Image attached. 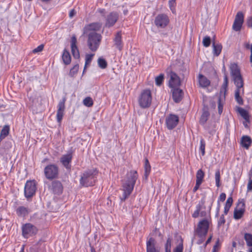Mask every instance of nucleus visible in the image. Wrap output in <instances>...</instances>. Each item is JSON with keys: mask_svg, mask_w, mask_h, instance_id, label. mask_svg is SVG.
Returning a JSON list of instances; mask_svg holds the SVG:
<instances>
[{"mask_svg": "<svg viewBox=\"0 0 252 252\" xmlns=\"http://www.w3.org/2000/svg\"><path fill=\"white\" fill-rule=\"evenodd\" d=\"M244 21V15L242 11L237 13L232 25V29L235 32L240 31Z\"/></svg>", "mask_w": 252, "mask_h": 252, "instance_id": "9d476101", "label": "nucleus"}, {"mask_svg": "<svg viewBox=\"0 0 252 252\" xmlns=\"http://www.w3.org/2000/svg\"><path fill=\"white\" fill-rule=\"evenodd\" d=\"M88 35L87 45L91 51L95 52L99 48L102 40V35L96 32L86 33Z\"/></svg>", "mask_w": 252, "mask_h": 252, "instance_id": "20e7f679", "label": "nucleus"}, {"mask_svg": "<svg viewBox=\"0 0 252 252\" xmlns=\"http://www.w3.org/2000/svg\"><path fill=\"white\" fill-rule=\"evenodd\" d=\"M172 239V237L169 235L164 244L165 252H171Z\"/></svg>", "mask_w": 252, "mask_h": 252, "instance_id": "c9c22d12", "label": "nucleus"}, {"mask_svg": "<svg viewBox=\"0 0 252 252\" xmlns=\"http://www.w3.org/2000/svg\"><path fill=\"white\" fill-rule=\"evenodd\" d=\"M65 100V98H63L62 100L60 101L57 106L58 110L57 112L56 118L57 122L59 123H61L64 115Z\"/></svg>", "mask_w": 252, "mask_h": 252, "instance_id": "f3484780", "label": "nucleus"}, {"mask_svg": "<svg viewBox=\"0 0 252 252\" xmlns=\"http://www.w3.org/2000/svg\"><path fill=\"white\" fill-rule=\"evenodd\" d=\"M126 180L122 185L123 193L121 200L125 201L132 193L136 181L138 178V174L136 170H130L126 174Z\"/></svg>", "mask_w": 252, "mask_h": 252, "instance_id": "f03ea898", "label": "nucleus"}, {"mask_svg": "<svg viewBox=\"0 0 252 252\" xmlns=\"http://www.w3.org/2000/svg\"><path fill=\"white\" fill-rule=\"evenodd\" d=\"M244 239L246 241L248 247L252 246V234L246 233L244 235Z\"/></svg>", "mask_w": 252, "mask_h": 252, "instance_id": "e433bc0d", "label": "nucleus"}, {"mask_svg": "<svg viewBox=\"0 0 252 252\" xmlns=\"http://www.w3.org/2000/svg\"><path fill=\"white\" fill-rule=\"evenodd\" d=\"M79 66L78 63L75 64L70 70L69 75L71 77H74L78 72Z\"/></svg>", "mask_w": 252, "mask_h": 252, "instance_id": "79ce46f5", "label": "nucleus"}, {"mask_svg": "<svg viewBox=\"0 0 252 252\" xmlns=\"http://www.w3.org/2000/svg\"><path fill=\"white\" fill-rule=\"evenodd\" d=\"M44 174L48 180H52L56 179L59 175V168L56 164H49L45 167Z\"/></svg>", "mask_w": 252, "mask_h": 252, "instance_id": "423d86ee", "label": "nucleus"}, {"mask_svg": "<svg viewBox=\"0 0 252 252\" xmlns=\"http://www.w3.org/2000/svg\"><path fill=\"white\" fill-rule=\"evenodd\" d=\"M97 11L100 14L104 15L105 12V9L103 8H99L97 9Z\"/></svg>", "mask_w": 252, "mask_h": 252, "instance_id": "e2e57ef3", "label": "nucleus"}, {"mask_svg": "<svg viewBox=\"0 0 252 252\" xmlns=\"http://www.w3.org/2000/svg\"><path fill=\"white\" fill-rule=\"evenodd\" d=\"M203 44L204 47H209L211 44V38L208 36L204 37L203 39Z\"/></svg>", "mask_w": 252, "mask_h": 252, "instance_id": "09e8293b", "label": "nucleus"}, {"mask_svg": "<svg viewBox=\"0 0 252 252\" xmlns=\"http://www.w3.org/2000/svg\"><path fill=\"white\" fill-rule=\"evenodd\" d=\"M94 54H87L85 57V66L90 64L93 60V58Z\"/></svg>", "mask_w": 252, "mask_h": 252, "instance_id": "de8ad7c7", "label": "nucleus"}, {"mask_svg": "<svg viewBox=\"0 0 252 252\" xmlns=\"http://www.w3.org/2000/svg\"><path fill=\"white\" fill-rule=\"evenodd\" d=\"M249 247H250V248L248 250V252H252V246Z\"/></svg>", "mask_w": 252, "mask_h": 252, "instance_id": "774afa93", "label": "nucleus"}, {"mask_svg": "<svg viewBox=\"0 0 252 252\" xmlns=\"http://www.w3.org/2000/svg\"><path fill=\"white\" fill-rule=\"evenodd\" d=\"M44 48V45L43 44H41L37 46L36 48L34 49L32 51L33 53H36L42 51L43 50Z\"/></svg>", "mask_w": 252, "mask_h": 252, "instance_id": "5fc2aeb1", "label": "nucleus"}, {"mask_svg": "<svg viewBox=\"0 0 252 252\" xmlns=\"http://www.w3.org/2000/svg\"><path fill=\"white\" fill-rule=\"evenodd\" d=\"M36 190V184L35 180L27 181L24 188V194L25 197L29 199L32 197Z\"/></svg>", "mask_w": 252, "mask_h": 252, "instance_id": "1a4fd4ad", "label": "nucleus"}, {"mask_svg": "<svg viewBox=\"0 0 252 252\" xmlns=\"http://www.w3.org/2000/svg\"><path fill=\"white\" fill-rule=\"evenodd\" d=\"M205 202V198L204 197L202 198L196 205L195 210L192 214V217L193 218H197L199 216L205 218L198 221L196 227L194 230L195 235L199 238V240L197 242L198 245H200L204 242L209 231L210 226L212 223V219L210 216V211L212 209L213 201L208 207V217H207V213L204 210L206 209Z\"/></svg>", "mask_w": 252, "mask_h": 252, "instance_id": "f257e3e1", "label": "nucleus"}, {"mask_svg": "<svg viewBox=\"0 0 252 252\" xmlns=\"http://www.w3.org/2000/svg\"><path fill=\"white\" fill-rule=\"evenodd\" d=\"M169 7L172 13L174 14H176V0H169L168 1Z\"/></svg>", "mask_w": 252, "mask_h": 252, "instance_id": "58836bf2", "label": "nucleus"}, {"mask_svg": "<svg viewBox=\"0 0 252 252\" xmlns=\"http://www.w3.org/2000/svg\"><path fill=\"white\" fill-rule=\"evenodd\" d=\"M251 190H252V180H250L247 185V191Z\"/></svg>", "mask_w": 252, "mask_h": 252, "instance_id": "bf43d9fd", "label": "nucleus"}, {"mask_svg": "<svg viewBox=\"0 0 252 252\" xmlns=\"http://www.w3.org/2000/svg\"><path fill=\"white\" fill-rule=\"evenodd\" d=\"M210 116V113L208 110H203V112L200 117V120H199V123L200 124L203 125H204L207 120H208V118Z\"/></svg>", "mask_w": 252, "mask_h": 252, "instance_id": "c85d7f7f", "label": "nucleus"}, {"mask_svg": "<svg viewBox=\"0 0 252 252\" xmlns=\"http://www.w3.org/2000/svg\"><path fill=\"white\" fill-rule=\"evenodd\" d=\"M245 211V204L244 201L239 200L237 206L234 210V219L239 220L244 216Z\"/></svg>", "mask_w": 252, "mask_h": 252, "instance_id": "9b49d317", "label": "nucleus"}, {"mask_svg": "<svg viewBox=\"0 0 252 252\" xmlns=\"http://www.w3.org/2000/svg\"><path fill=\"white\" fill-rule=\"evenodd\" d=\"M252 143L251 138L248 135H244L242 137L241 140V146L246 149H249Z\"/></svg>", "mask_w": 252, "mask_h": 252, "instance_id": "5701e85b", "label": "nucleus"}, {"mask_svg": "<svg viewBox=\"0 0 252 252\" xmlns=\"http://www.w3.org/2000/svg\"><path fill=\"white\" fill-rule=\"evenodd\" d=\"M238 112L239 113L240 115L244 118V119H245V121H246L248 123L250 122V117L249 113L247 110L243 108H239L238 109Z\"/></svg>", "mask_w": 252, "mask_h": 252, "instance_id": "f704fd0d", "label": "nucleus"}, {"mask_svg": "<svg viewBox=\"0 0 252 252\" xmlns=\"http://www.w3.org/2000/svg\"><path fill=\"white\" fill-rule=\"evenodd\" d=\"M83 102L85 106L88 107H92L94 104L93 100L90 96H88L85 98L83 100Z\"/></svg>", "mask_w": 252, "mask_h": 252, "instance_id": "ea45409f", "label": "nucleus"}, {"mask_svg": "<svg viewBox=\"0 0 252 252\" xmlns=\"http://www.w3.org/2000/svg\"><path fill=\"white\" fill-rule=\"evenodd\" d=\"M233 204V198L232 197H229L226 202H225V206H224V215H226L229 211V209L231 207V206H232Z\"/></svg>", "mask_w": 252, "mask_h": 252, "instance_id": "7c9ffc66", "label": "nucleus"}, {"mask_svg": "<svg viewBox=\"0 0 252 252\" xmlns=\"http://www.w3.org/2000/svg\"><path fill=\"white\" fill-rule=\"evenodd\" d=\"M98 66L102 69H105L107 66V63L106 60L103 58H99L98 59Z\"/></svg>", "mask_w": 252, "mask_h": 252, "instance_id": "a18cd8bd", "label": "nucleus"}, {"mask_svg": "<svg viewBox=\"0 0 252 252\" xmlns=\"http://www.w3.org/2000/svg\"><path fill=\"white\" fill-rule=\"evenodd\" d=\"M172 98L174 102L178 103L183 97V92L178 88H172Z\"/></svg>", "mask_w": 252, "mask_h": 252, "instance_id": "aec40b11", "label": "nucleus"}, {"mask_svg": "<svg viewBox=\"0 0 252 252\" xmlns=\"http://www.w3.org/2000/svg\"><path fill=\"white\" fill-rule=\"evenodd\" d=\"M213 237V234H210L209 237L208 238L207 241H206L205 243L204 244V247H206V246L211 242Z\"/></svg>", "mask_w": 252, "mask_h": 252, "instance_id": "13d9d810", "label": "nucleus"}, {"mask_svg": "<svg viewBox=\"0 0 252 252\" xmlns=\"http://www.w3.org/2000/svg\"><path fill=\"white\" fill-rule=\"evenodd\" d=\"M250 62L252 63V51H251Z\"/></svg>", "mask_w": 252, "mask_h": 252, "instance_id": "338daca9", "label": "nucleus"}, {"mask_svg": "<svg viewBox=\"0 0 252 252\" xmlns=\"http://www.w3.org/2000/svg\"><path fill=\"white\" fill-rule=\"evenodd\" d=\"M16 212L18 216L20 217H25L29 214V209L24 206H20L16 210Z\"/></svg>", "mask_w": 252, "mask_h": 252, "instance_id": "a878e982", "label": "nucleus"}, {"mask_svg": "<svg viewBox=\"0 0 252 252\" xmlns=\"http://www.w3.org/2000/svg\"><path fill=\"white\" fill-rule=\"evenodd\" d=\"M73 158L72 152H68L66 154L63 155L60 158V162L63 167L67 170H70L71 168V162Z\"/></svg>", "mask_w": 252, "mask_h": 252, "instance_id": "ddd939ff", "label": "nucleus"}, {"mask_svg": "<svg viewBox=\"0 0 252 252\" xmlns=\"http://www.w3.org/2000/svg\"><path fill=\"white\" fill-rule=\"evenodd\" d=\"M38 231L37 227L31 223H26L22 226V234L26 239L35 236Z\"/></svg>", "mask_w": 252, "mask_h": 252, "instance_id": "0eeeda50", "label": "nucleus"}, {"mask_svg": "<svg viewBox=\"0 0 252 252\" xmlns=\"http://www.w3.org/2000/svg\"><path fill=\"white\" fill-rule=\"evenodd\" d=\"M220 209V203L218 204V206L217 208V215H218L219 214V211Z\"/></svg>", "mask_w": 252, "mask_h": 252, "instance_id": "0e129e2a", "label": "nucleus"}, {"mask_svg": "<svg viewBox=\"0 0 252 252\" xmlns=\"http://www.w3.org/2000/svg\"><path fill=\"white\" fill-rule=\"evenodd\" d=\"M205 173L202 169L197 171L196 174V182L202 184L204 181Z\"/></svg>", "mask_w": 252, "mask_h": 252, "instance_id": "c756f323", "label": "nucleus"}, {"mask_svg": "<svg viewBox=\"0 0 252 252\" xmlns=\"http://www.w3.org/2000/svg\"><path fill=\"white\" fill-rule=\"evenodd\" d=\"M205 141L204 139H201L200 141L199 151L201 152L202 156H204L205 154Z\"/></svg>", "mask_w": 252, "mask_h": 252, "instance_id": "49530a36", "label": "nucleus"}, {"mask_svg": "<svg viewBox=\"0 0 252 252\" xmlns=\"http://www.w3.org/2000/svg\"><path fill=\"white\" fill-rule=\"evenodd\" d=\"M199 86L202 88L208 87L211 84L210 81L204 75L199 74L198 76Z\"/></svg>", "mask_w": 252, "mask_h": 252, "instance_id": "4be33fe9", "label": "nucleus"}, {"mask_svg": "<svg viewBox=\"0 0 252 252\" xmlns=\"http://www.w3.org/2000/svg\"><path fill=\"white\" fill-rule=\"evenodd\" d=\"M169 23V18L168 16L165 13L158 14L154 20V24L158 28L164 29Z\"/></svg>", "mask_w": 252, "mask_h": 252, "instance_id": "6e6552de", "label": "nucleus"}, {"mask_svg": "<svg viewBox=\"0 0 252 252\" xmlns=\"http://www.w3.org/2000/svg\"><path fill=\"white\" fill-rule=\"evenodd\" d=\"M75 13H76V12H75V10L72 9L69 12V16L70 18H72L75 15Z\"/></svg>", "mask_w": 252, "mask_h": 252, "instance_id": "680f3d73", "label": "nucleus"}, {"mask_svg": "<svg viewBox=\"0 0 252 252\" xmlns=\"http://www.w3.org/2000/svg\"><path fill=\"white\" fill-rule=\"evenodd\" d=\"M201 184H202L196 182L195 185L192 189V191L194 193H195L199 189V188Z\"/></svg>", "mask_w": 252, "mask_h": 252, "instance_id": "052dcab7", "label": "nucleus"}, {"mask_svg": "<svg viewBox=\"0 0 252 252\" xmlns=\"http://www.w3.org/2000/svg\"><path fill=\"white\" fill-rule=\"evenodd\" d=\"M248 27L252 28V16L249 18L247 21Z\"/></svg>", "mask_w": 252, "mask_h": 252, "instance_id": "4d7b16f0", "label": "nucleus"}, {"mask_svg": "<svg viewBox=\"0 0 252 252\" xmlns=\"http://www.w3.org/2000/svg\"><path fill=\"white\" fill-rule=\"evenodd\" d=\"M164 79V75L163 74H160L158 76H157L155 78L156 85L157 86H160L163 82Z\"/></svg>", "mask_w": 252, "mask_h": 252, "instance_id": "4c0bfd02", "label": "nucleus"}, {"mask_svg": "<svg viewBox=\"0 0 252 252\" xmlns=\"http://www.w3.org/2000/svg\"><path fill=\"white\" fill-rule=\"evenodd\" d=\"M119 18V15L117 12H110L105 17V26L107 28L113 27L118 21Z\"/></svg>", "mask_w": 252, "mask_h": 252, "instance_id": "f8f14e48", "label": "nucleus"}, {"mask_svg": "<svg viewBox=\"0 0 252 252\" xmlns=\"http://www.w3.org/2000/svg\"><path fill=\"white\" fill-rule=\"evenodd\" d=\"M146 252H160L157 245V241L153 237L147 238L146 240Z\"/></svg>", "mask_w": 252, "mask_h": 252, "instance_id": "4468645a", "label": "nucleus"}, {"mask_svg": "<svg viewBox=\"0 0 252 252\" xmlns=\"http://www.w3.org/2000/svg\"><path fill=\"white\" fill-rule=\"evenodd\" d=\"M225 222V219L224 218V215H222L220 217V219H219V220L218 221V225H221L222 224H224Z\"/></svg>", "mask_w": 252, "mask_h": 252, "instance_id": "6e6d98bb", "label": "nucleus"}, {"mask_svg": "<svg viewBox=\"0 0 252 252\" xmlns=\"http://www.w3.org/2000/svg\"><path fill=\"white\" fill-rule=\"evenodd\" d=\"M51 189L55 194H61L63 190V187L61 182L59 181L52 182Z\"/></svg>", "mask_w": 252, "mask_h": 252, "instance_id": "412c9836", "label": "nucleus"}, {"mask_svg": "<svg viewBox=\"0 0 252 252\" xmlns=\"http://www.w3.org/2000/svg\"><path fill=\"white\" fill-rule=\"evenodd\" d=\"M9 133V126H8L5 125L3 126V128L1 129L0 134V142L5 138Z\"/></svg>", "mask_w": 252, "mask_h": 252, "instance_id": "2f4dec72", "label": "nucleus"}, {"mask_svg": "<svg viewBox=\"0 0 252 252\" xmlns=\"http://www.w3.org/2000/svg\"><path fill=\"white\" fill-rule=\"evenodd\" d=\"M215 181H216V185L218 188H219L220 186V171L219 169L217 170L215 172Z\"/></svg>", "mask_w": 252, "mask_h": 252, "instance_id": "c03bdc74", "label": "nucleus"}, {"mask_svg": "<svg viewBox=\"0 0 252 252\" xmlns=\"http://www.w3.org/2000/svg\"><path fill=\"white\" fill-rule=\"evenodd\" d=\"M247 123H248V122H247L246 121H245V122H243V125L245 126V127H248Z\"/></svg>", "mask_w": 252, "mask_h": 252, "instance_id": "69168bd1", "label": "nucleus"}, {"mask_svg": "<svg viewBox=\"0 0 252 252\" xmlns=\"http://www.w3.org/2000/svg\"><path fill=\"white\" fill-rule=\"evenodd\" d=\"M98 171L96 168H93L85 171L81 175L80 184L83 187L93 186L97 176Z\"/></svg>", "mask_w": 252, "mask_h": 252, "instance_id": "7ed1b4c3", "label": "nucleus"}, {"mask_svg": "<svg viewBox=\"0 0 252 252\" xmlns=\"http://www.w3.org/2000/svg\"><path fill=\"white\" fill-rule=\"evenodd\" d=\"M181 240L178 245L173 250V252H183L184 246H183V240L180 237Z\"/></svg>", "mask_w": 252, "mask_h": 252, "instance_id": "37998d69", "label": "nucleus"}, {"mask_svg": "<svg viewBox=\"0 0 252 252\" xmlns=\"http://www.w3.org/2000/svg\"><path fill=\"white\" fill-rule=\"evenodd\" d=\"M102 24L99 22H94L86 25L84 28V34L90 32L99 31L101 28Z\"/></svg>", "mask_w": 252, "mask_h": 252, "instance_id": "6ab92c4d", "label": "nucleus"}, {"mask_svg": "<svg viewBox=\"0 0 252 252\" xmlns=\"http://www.w3.org/2000/svg\"><path fill=\"white\" fill-rule=\"evenodd\" d=\"M226 199V194L225 193H221L218 200V204L220 203V202H223Z\"/></svg>", "mask_w": 252, "mask_h": 252, "instance_id": "864d4df0", "label": "nucleus"}, {"mask_svg": "<svg viewBox=\"0 0 252 252\" xmlns=\"http://www.w3.org/2000/svg\"><path fill=\"white\" fill-rule=\"evenodd\" d=\"M230 70L232 78L241 75L240 69L238 65L235 63H231L230 64Z\"/></svg>", "mask_w": 252, "mask_h": 252, "instance_id": "b1692460", "label": "nucleus"}, {"mask_svg": "<svg viewBox=\"0 0 252 252\" xmlns=\"http://www.w3.org/2000/svg\"><path fill=\"white\" fill-rule=\"evenodd\" d=\"M179 117L174 114H170L166 118V125L168 129H173L178 124Z\"/></svg>", "mask_w": 252, "mask_h": 252, "instance_id": "dca6fc26", "label": "nucleus"}, {"mask_svg": "<svg viewBox=\"0 0 252 252\" xmlns=\"http://www.w3.org/2000/svg\"><path fill=\"white\" fill-rule=\"evenodd\" d=\"M169 87L171 88H179L181 85L180 77L175 72L171 71L169 73Z\"/></svg>", "mask_w": 252, "mask_h": 252, "instance_id": "2eb2a0df", "label": "nucleus"}, {"mask_svg": "<svg viewBox=\"0 0 252 252\" xmlns=\"http://www.w3.org/2000/svg\"><path fill=\"white\" fill-rule=\"evenodd\" d=\"M114 42L117 48L121 50L122 49L123 45L122 41V35L120 32H118L115 35Z\"/></svg>", "mask_w": 252, "mask_h": 252, "instance_id": "bb28decb", "label": "nucleus"}, {"mask_svg": "<svg viewBox=\"0 0 252 252\" xmlns=\"http://www.w3.org/2000/svg\"><path fill=\"white\" fill-rule=\"evenodd\" d=\"M240 90L236 89L235 92V98L238 104H243V100L242 98L240 96Z\"/></svg>", "mask_w": 252, "mask_h": 252, "instance_id": "a19ab883", "label": "nucleus"}, {"mask_svg": "<svg viewBox=\"0 0 252 252\" xmlns=\"http://www.w3.org/2000/svg\"><path fill=\"white\" fill-rule=\"evenodd\" d=\"M62 60L64 64L68 65L71 61V58L69 52L65 49L63 51Z\"/></svg>", "mask_w": 252, "mask_h": 252, "instance_id": "393cba45", "label": "nucleus"}, {"mask_svg": "<svg viewBox=\"0 0 252 252\" xmlns=\"http://www.w3.org/2000/svg\"><path fill=\"white\" fill-rule=\"evenodd\" d=\"M213 53L216 56H218L221 53L222 50V45L220 44H215V42L213 44Z\"/></svg>", "mask_w": 252, "mask_h": 252, "instance_id": "72a5a7b5", "label": "nucleus"}, {"mask_svg": "<svg viewBox=\"0 0 252 252\" xmlns=\"http://www.w3.org/2000/svg\"><path fill=\"white\" fill-rule=\"evenodd\" d=\"M36 100V98H33V97H30L29 98V100H30V102H28L27 103V106L29 108H32L34 106H35L36 105V103L35 102V101Z\"/></svg>", "mask_w": 252, "mask_h": 252, "instance_id": "8fccbe9b", "label": "nucleus"}, {"mask_svg": "<svg viewBox=\"0 0 252 252\" xmlns=\"http://www.w3.org/2000/svg\"><path fill=\"white\" fill-rule=\"evenodd\" d=\"M151 170V166L150 165V164L149 163V161L148 159V158H146L145 159V164H144V176L146 178H147Z\"/></svg>", "mask_w": 252, "mask_h": 252, "instance_id": "473e14b6", "label": "nucleus"}, {"mask_svg": "<svg viewBox=\"0 0 252 252\" xmlns=\"http://www.w3.org/2000/svg\"><path fill=\"white\" fill-rule=\"evenodd\" d=\"M71 51L74 58L79 59L80 53L79 49L77 46V40L75 35L72 36L71 38Z\"/></svg>", "mask_w": 252, "mask_h": 252, "instance_id": "a211bd4d", "label": "nucleus"}, {"mask_svg": "<svg viewBox=\"0 0 252 252\" xmlns=\"http://www.w3.org/2000/svg\"><path fill=\"white\" fill-rule=\"evenodd\" d=\"M223 110V104L221 102L220 98H219L218 100V112L220 114H221Z\"/></svg>", "mask_w": 252, "mask_h": 252, "instance_id": "603ef678", "label": "nucleus"}, {"mask_svg": "<svg viewBox=\"0 0 252 252\" xmlns=\"http://www.w3.org/2000/svg\"><path fill=\"white\" fill-rule=\"evenodd\" d=\"M228 81L227 78L226 76H225L224 79L223 83L221 86V92L224 91V92H225L226 91L228 86Z\"/></svg>", "mask_w": 252, "mask_h": 252, "instance_id": "3c124183", "label": "nucleus"}, {"mask_svg": "<svg viewBox=\"0 0 252 252\" xmlns=\"http://www.w3.org/2000/svg\"><path fill=\"white\" fill-rule=\"evenodd\" d=\"M152 101L151 91L149 89H145L140 93L138 102L140 107L145 109L150 107Z\"/></svg>", "mask_w": 252, "mask_h": 252, "instance_id": "39448f33", "label": "nucleus"}, {"mask_svg": "<svg viewBox=\"0 0 252 252\" xmlns=\"http://www.w3.org/2000/svg\"><path fill=\"white\" fill-rule=\"evenodd\" d=\"M234 84L236 85L237 89L240 90L243 88L244 82L241 75L233 77Z\"/></svg>", "mask_w": 252, "mask_h": 252, "instance_id": "cd10ccee", "label": "nucleus"}]
</instances>
